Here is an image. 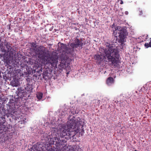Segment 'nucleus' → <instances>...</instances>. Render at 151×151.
<instances>
[{
	"mask_svg": "<svg viewBox=\"0 0 151 151\" xmlns=\"http://www.w3.org/2000/svg\"><path fill=\"white\" fill-rule=\"evenodd\" d=\"M75 111L71 110L69 112L70 116L67 126L63 124L59 125L57 128H52L51 131V136L49 138V144L45 146L47 151H81V149L79 147L76 146L73 148L71 146L68 147H65L66 138H68L71 132H75L76 133L79 132L81 134L84 132L83 127L84 124L83 121L80 119H75L73 116L70 118L71 115L78 113Z\"/></svg>",
	"mask_w": 151,
	"mask_h": 151,
	"instance_id": "1",
	"label": "nucleus"
},
{
	"mask_svg": "<svg viewBox=\"0 0 151 151\" xmlns=\"http://www.w3.org/2000/svg\"><path fill=\"white\" fill-rule=\"evenodd\" d=\"M106 45V48L101 47L99 49L100 54L95 55V59L99 64H101L102 62L106 61L107 60L111 66H117L119 58L118 49L109 43H107Z\"/></svg>",
	"mask_w": 151,
	"mask_h": 151,
	"instance_id": "2",
	"label": "nucleus"
},
{
	"mask_svg": "<svg viewBox=\"0 0 151 151\" xmlns=\"http://www.w3.org/2000/svg\"><path fill=\"white\" fill-rule=\"evenodd\" d=\"M16 93L17 95L14 98L10 99L7 104L8 113L11 114L13 119L17 120L19 123L25 124L26 122V118L21 114H19L17 110L18 106H19L22 103L23 97H26L27 93L20 88L18 89Z\"/></svg>",
	"mask_w": 151,
	"mask_h": 151,
	"instance_id": "3",
	"label": "nucleus"
},
{
	"mask_svg": "<svg viewBox=\"0 0 151 151\" xmlns=\"http://www.w3.org/2000/svg\"><path fill=\"white\" fill-rule=\"evenodd\" d=\"M46 49L45 47L40 46L35 50L36 54L38 55V58L42 60L46 66L49 68L56 67L58 62V58L56 56L50 57L49 51H46Z\"/></svg>",
	"mask_w": 151,
	"mask_h": 151,
	"instance_id": "4",
	"label": "nucleus"
},
{
	"mask_svg": "<svg viewBox=\"0 0 151 151\" xmlns=\"http://www.w3.org/2000/svg\"><path fill=\"white\" fill-rule=\"evenodd\" d=\"M0 49L1 51L4 52L3 58L5 62L7 65L12 62L13 56L16 55V51L13 49L11 44L7 42H5L4 45L3 42L0 45Z\"/></svg>",
	"mask_w": 151,
	"mask_h": 151,
	"instance_id": "5",
	"label": "nucleus"
},
{
	"mask_svg": "<svg viewBox=\"0 0 151 151\" xmlns=\"http://www.w3.org/2000/svg\"><path fill=\"white\" fill-rule=\"evenodd\" d=\"M126 29L124 27H118L115 28V30L113 31V34L114 33L115 37H117L118 36L119 37V42L121 43L120 45V47L121 48L123 47L124 40L127 35V34H126Z\"/></svg>",
	"mask_w": 151,
	"mask_h": 151,
	"instance_id": "6",
	"label": "nucleus"
},
{
	"mask_svg": "<svg viewBox=\"0 0 151 151\" xmlns=\"http://www.w3.org/2000/svg\"><path fill=\"white\" fill-rule=\"evenodd\" d=\"M83 45V43L81 40H80L78 38H76L74 39L73 42L70 43V47H72L75 49L79 47L81 49H82Z\"/></svg>",
	"mask_w": 151,
	"mask_h": 151,
	"instance_id": "7",
	"label": "nucleus"
},
{
	"mask_svg": "<svg viewBox=\"0 0 151 151\" xmlns=\"http://www.w3.org/2000/svg\"><path fill=\"white\" fill-rule=\"evenodd\" d=\"M58 50L60 52L62 53V55L63 56L64 54H65V52L66 51L67 47L66 44L63 43H60V45L58 43Z\"/></svg>",
	"mask_w": 151,
	"mask_h": 151,
	"instance_id": "8",
	"label": "nucleus"
},
{
	"mask_svg": "<svg viewBox=\"0 0 151 151\" xmlns=\"http://www.w3.org/2000/svg\"><path fill=\"white\" fill-rule=\"evenodd\" d=\"M63 56L61 55V63L63 64L65 67L68 66L70 63V61L69 59L68 58L67 56H65L64 57Z\"/></svg>",
	"mask_w": 151,
	"mask_h": 151,
	"instance_id": "9",
	"label": "nucleus"
},
{
	"mask_svg": "<svg viewBox=\"0 0 151 151\" xmlns=\"http://www.w3.org/2000/svg\"><path fill=\"white\" fill-rule=\"evenodd\" d=\"M71 48H67L66 51L65 53V56H67V54H70L72 55L73 54V52L74 51L75 48L72 47H71Z\"/></svg>",
	"mask_w": 151,
	"mask_h": 151,
	"instance_id": "10",
	"label": "nucleus"
},
{
	"mask_svg": "<svg viewBox=\"0 0 151 151\" xmlns=\"http://www.w3.org/2000/svg\"><path fill=\"white\" fill-rule=\"evenodd\" d=\"M25 90L27 92L30 93L32 92L33 89V86L32 84H27L25 88Z\"/></svg>",
	"mask_w": 151,
	"mask_h": 151,
	"instance_id": "11",
	"label": "nucleus"
},
{
	"mask_svg": "<svg viewBox=\"0 0 151 151\" xmlns=\"http://www.w3.org/2000/svg\"><path fill=\"white\" fill-rule=\"evenodd\" d=\"M114 80L112 77H109L106 80V83L108 86H110L114 83Z\"/></svg>",
	"mask_w": 151,
	"mask_h": 151,
	"instance_id": "12",
	"label": "nucleus"
},
{
	"mask_svg": "<svg viewBox=\"0 0 151 151\" xmlns=\"http://www.w3.org/2000/svg\"><path fill=\"white\" fill-rule=\"evenodd\" d=\"M30 151H41L40 149L38 147L37 145H35L31 148L30 150Z\"/></svg>",
	"mask_w": 151,
	"mask_h": 151,
	"instance_id": "13",
	"label": "nucleus"
},
{
	"mask_svg": "<svg viewBox=\"0 0 151 151\" xmlns=\"http://www.w3.org/2000/svg\"><path fill=\"white\" fill-rule=\"evenodd\" d=\"M43 93L41 92H38L36 93V97L38 99L37 101L41 100L42 97Z\"/></svg>",
	"mask_w": 151,
	"mask_h": 151,
	"instance_id": "14",
	"label": "nucleus"
},
{
	"mask_svg": "<svg viewBox=\"0 0 151 151\" xmlns=\"http://www.w3.org/2000/svg\"><path fill=\"white\" fill-rule=\"evenodd\" d=\"M7 127H6L4 124H2L0 125V130L6 132L7 130Z\"/></svg>",
	"mask_w": 151,
	"mask_h": 151,
	"instance_id": "15",
	"label": "nucleus"
},
{
	"mask_svg": "<svg viewBox=\"0 0 151 151\" xmlns=\"http://www.w3.org/2000/svg\"><path fill=\"white\" fill-rule=\"evenodd\" d=\"M5 118L4 117L1 116L0 117V125L2 124H4L6 122Z\"/></svg>",
	"mask_w": 151,
	"mask_h": 151,
	"instance_id": "16",
	"label": "nucleus"
},
{
	"mask_svg": "<svg viewBox=\"0 0 151 151\" xmlns=\"http://www.w3.org/2000/svg\"><path fill=\"white\" fill-rule=\"evenodd\" d=\"M11 84L13 86H17L18 83H17L15 81H12L11 82Z\"/></svg>",
	"mask_w": 151,
	"mask_h": 151,
	"instance_id": "17",
	"label": "nucleus"
},
{
	"mask_svg": "<svg viewBox=\"0 0 151 151\" xmlns=\"http://www.w3.org/2000/svg\"><path fill=\"white\" fill-rule=\"evenodd\" d=\"M31 45L32 47H34V49H35L37 48V45L35 42H32L31 43Z\"/></svg>",
	"mask_w": 151,
	"mask_h": 151,
	"instance_id": "18",
	"label": "nucleus"
},
{
	"mask_svg": "<svg viewBox=\"0 0 151 151\" xmlns=\"http://www.w3.org/2000/svg\"><path fill=\"white\" fill-rule=\"evenodd\" d=\"M145 47H146L147 48L149 47H150V46H149V44H148L147 43H145Z\"/></svg>",
	"mask_w": 151,
	"mask_h": 151,
	"instance_id": "19",
	"label": "nucleus"
},
{
	"mask_svg": "<svg viewBox=\"0 0 151 151\" xmlns=\"http://www.w3.org/2000/svg\"><path fill=\"white\" fill-rule=\"evenodd\" d=\"M61 115H62V116H63L64 117V116H65V113H64V112H62L61 113Z\"/></svg>",
	"mask_w": 151,
	"mask_h": 151,
	"instance_id": "20",
	"label": "nucleus"
},
{
	"mask_svg": "<svg viewBox=\"0 0 151 151\" xmlns=\"http://www.w3.org/2000/svg\"><path fill=\"white\" fill-rule=\"evenodd\" d=\"M142 11L141 10V11H140V13L139 14V16H141L142 15Z\"/></svg>",
	"mask_w": 151,
	"mask_h": 151,
	"instance_id": "21",
	"label": "nucleus"
},
{
	"mask_svg": "<svg viewBox=\"0 0 151 151\" xmlns=\"http://www.w3.org/2000/svg\"><path fill=\"white\" fill-rule=\"evenodd\" d=\"M128 12L127 11H126L125 12V14L126 15H128Z\"/></svg>",
	"mask_w": 151,
	"mask_h": 151,
	"instance_id": "22",
	"label": "nucleus"
},
{
	"mask_svg": "<svg viewBox=\"0 0 151 151\" xmlns=\"http://www.w3.org/2000/svg\"><path fill=\"white\" fill-rule=\"evenodd\" d=\"M47 73H45V74H44L43 77H45V76H47Z\"/></svg>",
	"mask_w": 151,
	"mask_h": 151,
	"instance_id": "23",
	"label": "nucleus"
},
{
	"mask_svg": "<svg viewBox=\"0 0 151 151\" xmlns=\"http://www.w3.org/2000/svg\"><path fill=\"white\" fill-rule=\"evenodd\" d=\"M120 2H120V4H123V1L122 0H121Z\"/></svg>",
	"mask_w": 151,
	"mask_h": 151,
	"instance_id": "24",
	"label": "nucleus"
},
{
	"mask_svg": "<svg viewBox=\"0 0 151 151\" xmlns=\"http://www.w3.org/2000/svg\"><path fill=\"white\" fill-rule=\"evenodd\" d=\"M149 45L150 47H151V42H149Z\"/></svg>",
	"mask_w": 151,
	"mask_h": 151,
	"instance_id": "25",
	"label": "nucleus"
},
{
	"mask_svg": "<svg viewBox=\"0 0 151 151\" xmlns=\"http://www.w3.org/2000/svg\"><path fill=\"white\" fill-rule=\"evenodd\" d=\"M1 57H2V55H0V58H1Z\"/></svg>",
	"mask_w": 151,
	"mask_h": 151,
	"instance_id": "26",
	"label": "nucleus"
},
{
	"mask_svg": "<svg viewBox=\"0 0 151 151\" xmlns=\"http://www.w3.org/2000/svg\"><path fill=\"white\" fill-rule=\"evenodd\" d=\"M1 38H0V42H1Z\"/></svg>",
	"mask_w": 151,
	"mask_h": 151,
	"instance_id": "27",
	"label": "nucleus"
},
{
	"mask_svg": "<svg viewBox=\"0 0 151 151\" xmlns=\"http://www.w3.org/2000/svg\"><path fill=\"white\" fill-rule=\"evenodd\" d=\"M106 73V71H105L104 72V73L105 74Z\"/></svg>",
	"mask_w": 151,
	"mask_h": 151,
	"instance_id": "28",
	"label": "nucleus"
}]
</instances>
